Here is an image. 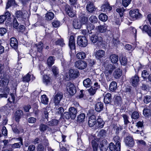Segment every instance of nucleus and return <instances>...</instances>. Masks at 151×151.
Here are the masks:
<instances>
[{"mask_svg": "<svg viewBox=\"0 0 151 151\" xmlns=\"http://www.w3.org/2000/svg\"><path fill=\"white\" fill-rule=\"evenodd\" d=\"M85 117V114L83 113H82L77 117V122L79 123L83 122L84 121Z\"/></svg>", "mask_w": 151, "mask_h": 151, "instance_id": "obj_34", "label": "nucleus"}, {"mask_svg": "<svg viewBox=\"0 0 151 151\" xmlns=\"http://www.w3.org/2000/svg\"><path fill=\"white\" fill-rule=\"evenodd\" d=\"M75 66L76 68L78 69L83 70L86 67L87 63L84 61L78 60L75 62Z\"/></svg>", "mask_w": 151, "mask_h": 151, "instance_id": "obj_4", "label": "nucleus"}, {"mask_svg": "<svg viewBox=\"0 0 151 151\" xmlns=\"http://www.w3.org/2000/svg\"><path fill=\"white\" fill-rule=\"evenodd\" d=\"M125 10H124L123 7L121 8H118L116 10V12L119 14L120 16L121 17H123V13Z\"/></svg>", "mask_w": 151, "mask_h": 151, "instance_id": "obj_52", "label": "nucleus"}, {"mask_svg": "<svg viewBox=\"0 0 151 151\" xmlns=\"http://www.w3.org/2000/svg\"><path fill=\"white\" fill-rule=\"evenodd\" d=\"M149 73L147 71L144 70L142 72V76L144 79H147L149 75Z\"/></svg>", "mask_w": 151, "mask_h": 151, "instance_id": "obj_59", "label": "nucleus"}, {"mask_svg": "<svg viewBox=\"0 0 151 151\" xmlns=\"http://www.w3.org/2000/svg\"><path fill=\"white\" fill-rule=\"evenodd\" d=\"M98 27L99 32L101 33L105 32L107 29V26L105 25L99 26Z\"/></svg>", "mask_w": 151, "mask_h": 151, "instance_id": "obj_50", "label": "nucleus"}, {"mask_svg": "<svg viewBox=\"0 0 151 151\" xmlns=\"http://www.w3.org/2000/svg\"><path fill=\"white\" fill-rule=\"evenodd\" d=\"M139 116V113L137 111L133 112L131 115V118L134 119H138Z\"/></svg>", "mask_w": 151, "mask_h": 151, "instance_id": "obj_55", "label": "nucleus"}, {"mask_svg": "<svg viewBox=\"0 0 151 151\" xmlns=\"http://www.w3.org/2000/svg\"><path fill=\"white\" fill-rule=\"evenodd\" d=\"M31 76L29 73L24 76L22 79V81L24 82H28L30 80Z\"/></svg>", "mask_w": 151, "mask_h": 151, "instance_id": "obj_45", "label": "nucleus"}, {"mask_svg": "<svg viewBox=\"0 0 151 151\" xmlns=\"http://www.w3.org/2000/svg\"><path fill=\"white\" fill-rule=\"evenodd\" d=\"M66 89L69 94L73 95L76 92V90L74 85L71 82H68L67 84Z\"/></svg>", "mask_w": 151, "mask_h": 151, "instance_id": "obj_6", "label": "nucleus"}, {"mask_svg": "<svg viewBox=\"0 0 151 151\" xmlns=\"http://www.w3.org/2000/svg\"><path fill=\"white\" fill-rule=\"evenodd\" d=\"M77 108L73 107H71L69 109L68 111L71 116L72 119H74L76 116L77 113Z\"/></svg>", "mask_w": 151, "mask_h": 151, "instance_id": "obj_17", "label": "nucleus"}, {"mask_svg": "<svg viewBox=\"0 0 151 151\" xmlns=\"http://www.w3.org/2000/svg\"><path fill=\"white\" fill-rule=\"evenodd\" d=\"M119 60L122 65H126L127 63V59L125 56L121 57L119 58Z\"/></svg>", "mask_w": 151, "mask_h": 151, "instance_id": "obj_36", "label": "nucleus"}, {"mask_svg": "<svg viewBox=\"0 0 151 151\" xmlns=\"http://www.w3.org/2000/svg\"><path fill=\"white\" fill-rule=\"evenodd\" d=\"M103 104L101 102L97 103L95 106V109L96 111L98 112H100L102 110L103 108Z\"/></svg>", "mask_w": 151, "mask_h": 151, "instance_id": "obj_29", "label": "nucleus"}, {"mask_svg": "<svg viewBox=\"0 0 151 151\" xmlns=\"http://www.w3.org/2000/svg\"><path fill=\"white\" fill-rule=\"evenodd\" d=\"M52 71L55 76L56 77L58 75L59 71L58 68L55 66L52 67Z\"/></svg>", "mask_w": 151, "mask_h": 151, "instance_id": "obj_48", "label": "nucleus"}, {"mask_svg": "<svg viewBox=\"0 0 151 151\" xmlns=\"http://www.w3.org/2000/svg\"><path fill=\"white\" fill-rule=\"evenodd\" d=\"M129 14L132 19L134 20L141 18L142 16V14L139 12L138 9L130 10L129 12Z\"/></svg>", "mask_w": 151, "mask_h": 151, "instance_id": "obj_3", "label": "nucleus"}, {"mask_svg": "<svg viewBox=\"0 0 151 151\" xmlns=\"http://www.w3.org/2000/svg\"><path fill=\"white\" fill-rule=\"evenodd\" d=\"M79 75V72L77 69H71L69 71V75L71 78H76Z\"/></svg>", "mask_w": 151, "mask_h": 151, "instance_id": "obj_18", "label": "nucleus"}, {"mask_svg": "<svg viewBox=\"0 0 151 151\" xmlns=\"http://www.w3.org/2000/svg\"><path fill=\"white\" fill-rule=\"evenodd\" d=\"M48 128V126L43 123H41L40 125L39 130L41 132H45Z\"/></svg>", "mask_w": 151, "mask_h": 151, "instance_id": "obj_44", "label": "nucleus"}, {"mask_svg": "<svg viewBox=\"0 0 151 151\" xmlns=\"http://www.w3.org/2000/svg\"><path fill=\"white\" fill-rule=\"evenodd\" d=\"M111 95L110 93H106L104 96V101L106 104H109L111 103Z\"/></svg>", "mask_w": 151, "mask_h": 151, "instance_id": "obj_27", "label": "nucleus"}, {"mask_svg": "<svg viewBox=\"0 0 151 151\" xmlns=\"http://www.w3.org/2000/svg\"><path fill=\"white\" fill-rule=\"evenodd\" d=\"M69 46L71 50H75V44L74 38L73 35H71L69 40Z\"/></svg>", "mask_w": 151, "mask_h": 151, "instance_id": "obj_13", "label": "nucleus"}, {"mask_svg": "<svg viewBox=\"0 0 151 151\" xmlns=\"http://www.w3.org/2000/svg\"><path fill=\"white\" fill-rule=\"evenodd\" d=\"M79 16L80 19L79 21H80V22L82 24H85L87 22L88 19L85 16L83 15H82L81 14V15H79Z\"/></svg>", "mask_w": 151, "mask_h": 151, "instance_id": "obj_38", "label": "nucleus"}, {"mask_svg": "<svg viewBox=\"0 0 151 151\" xmlns=\"http://www.w3.org/2000/svg\"><path fill=\"white\" fill-rule=\"evenodd\" d=\"M107 131L104 129H102L99 132V136L101 138V137H104L106 136Z\"/></svg>", "mask_w": 151, "mask_h": 151, "instance_id": "obj_58", "label": "nucleus"}, {"mask_svg": "<svg viewBox=\"0 0 151 151\" xmlns=\"http://www.w3.org/2000/svg\"><path fill=\"white\" fill-rule=\"evenodd\" d=\"M142 30L143 32L145 31L149 36L151 37V28L150 26L146 25H145L143 26Z\"/></svg>", "mask_w": 151, "mask_h": 151, "instance_id": "obj_30", "label": "nucleus"}, {"mask_svg": "<svg viewBox=\"0 0 151 151\" xmlns=\"http://www.w3.org/2000/svg\"><path fill=\"white\" fill-rule=\"evenodd\" d=\"M63 97V94L61 92H59L55 96L54 101L55 104L58 105L59 103Z\"/></svg>", "mask_w": 151, "mask_h": 151, "instance_id": "obj_19", "label": "nucleus"}, {"mask_svg": "<svg viewBox=\"0 0 151 151\" xmlns=\"http://www.w3.org/2000/svg\"><path fill=\"white\" fill-rule=\"evenodd\" d=\"M78 45L82 47H85L88 44V40L85 36H78L77 37Z\"/></svg>", "mask_w": 151, "mask_h": 151, "instance_id": "obj_2", "label": "nucleus"}, {"mask_svg": "<svg viewBox=\"0 0 151 151\" xmlns=\"http://www.w3.org/2000/svg\"><path fill=\"white\" fill-rule=\"evenodd\" d=\"M92 145L94 151H97V147L98 144L95 141H93L92 142Z\"/></svg>", "mask_w": 151, "mask_h": 151, "instance_id": "obj_62", "label": "nucleus"}, {"mask_svg": "<svg viewBox=\"0 0 151 151\" xmlns=\"http://www.w3.org/2000/svg\"><path fill=\"white\" fill-rule=\"evenodd\" d=\"M105 123L102 119L98 116L96 121V124L94 127L95 129H97L99 128H102L103 127Z\"/></svg>", "mask_w": 151, "mask_h": 151, "instance_id": "obj_10", "label": "nucleus"}, {"mask_svg": "<svg viewBox=\"0 0 151 151\" xmlns=\"http://www.w3.org/2000/svg\"><path fill=\"white\" fill-rule=\"evenodd\" d=\"M105 55V51L102 50H100L96 51L95 54L96 58L98 59H100L104 57Z\"/></svg>", "mask_w": 151, "mask_h": 151, "instance_id": "obj_20", "label": "nucleus"}, {"mask_svg": "<svg viewBox=\"0 0 151 151\" xmlns=\"http://www.w3.org/2000/svg\"><path fill=\"white\" fill-rule=\"evenodd\" d=\"M58 121L56 119H53L50 121L47 122L48 125L51 126H55L58 125Z\"/></svg>", "mask_w": 151, "mask_h": 151, "instance_id": "obj_49", "label": "nucleus"}, {"mask_svg": "<svg viewBox=\"0 0 151 151\" xmlns=\"http://www.w3.org/2000/svg\"><path fill=\"white\" fill-rule=\"evenodd\" d=\"M35 145H31L28 146L27 151H35Z\"/></svg>", "mask_w": 151, "mask_h": 151, "instance_id": "obj_64", "label": "nucleus"}, {"mask_svg": "<svg viewBox=\"0 0 151 151\" xmlns=\"http://www.w3.org/2000/svg\"><path fill=\"white\" fill-rule=\"evenodd\" d=\"M23 114V111L21 110H17L15 114V119L16 121L18 122L19 121V119L21 118V116Z\"/></svg>", "mask_w": 151, "mask_h": 151, "instance_id": "obj_23", "label": "nucleus"}, {"mask_svg": "<svg viewBox=\"0 0 151 151\" xmlns=\"http://www.w3.org/2000/svg\"><path fill=\"white\" fill-rule=\"evenodd\" d=\"M86 9L88 12L91 13L96 10V8L93 3L90 2L87 3L86 6Z\"/></svg>", "mask_w": 151, "mask_h": 151, "instance_id": "obj_21", "label": "nucleus"}, {"mask_svg": "<svg viewBox=\"0 0 151 151\" xmlns=\"http://www.w3.org/2000/svg\"><path fill=\"white\" fill-rule=\"evenodd\" d=\"M122 73V70L120 69H117L114 72L113 76L115 78H118L121 76Z\"/></svg>", "mask_w": 151, "mask_h": 151, "instance_id": "obj_26", "label": "nucleus"}, {"mask_svg": "<svg viewBox=\"0 0 151 151\" xmlns=\"http://www.w3.org/2000/svg\"><path fill=\"white\" fill-rule=\"evenodd\" d=\"M25 15V13H23L20 10L17 11L15 13V17H16L18 20L21 21L23 19L26 18Z\"/></svg>", "mask_w": 151, "mask_h": 151, "instance_id": "obj_14", "label": "nucleus"}, {"mask_svg": "<svg viewBox=\"0 0 151 151\" xmlns=\"http://www.w3.org/2000/svg\"><path fill=\"white\" fill-rule=\"evenodd\" d=\"M112 9V6L107 1L106 2L101 6V11L105 13H109Z\"/></svg>", "mask_w": 151, "mask_h": 151, "instance_id": "obj_7", "label": "nucleus"}, {"mask_svg": "<svg viewBox=\"0 0 151 151\" xmlns=\"http://www.w3.org/2000/svg\"><path fill=\"white\" fill-rule=\"evenodd\" d=\"M65 10L67 14L71 17H74L76 14L75 11L73 10L72 8L67 4H65Z\"/></svg>", "mask_w": 151, "mask_h": 151, "instance_id": "obj_8", "label": "nucleus"}, {"mask_svg": "<svg viewBox=\"0 0 151 151\" xmlns=\"http://www.w3.org/2000/svg\"><path fill=\"white\" fill-rule=\"evenodd\" d=\"M54 17V14L51 12H49L46 13L45 16V19L47 20H51Z\"/></svg>", "mask_w": 151, "mask_h": 151, "instance_id": "obj_33", "label": "nucleus"}, {"mask_svg": "<svg viewBox=\"0 0 151 151\" xmlns=\"http://www.w3.org/2000/svg\"><path fill=\"white\" fill-rule=\"evenodd\" d=\"M100 147L101 151H106L109 147L107 141L104 139L101 141L100 143Z\"/></svg>", "mask_w": 151, "mask_h": 151, "instance_id": "obj_12", "label": "nucleus"}, {"mask_svg": "<svg viewBox=\"0 0 151 151\" xmlns=\"http://www.w3.org/2000/svg\"><path fill=\"white\" fill-rule=\"evenodd\" d=\"M99 18L100 20L104 22L106 21L108 19V17L106 15L103 13L99 15Z\"/></svg>", "mask_w": 151, "mask_h": 151, "instance_id": "obj_42", "label": "nucleus"}, {"mask_svg": "<svg viewBox=\"0 0 151 151\" xmlns=\"http://www.w3.org/2000/svg\"><path fill=\"white\" fill-rule=\"evenodd\" d=\"M50 78L46 75L43 78V82L46 85L49 84L50 83Z\"/></svg>", "mask_w": 151, "mask_h": 151, "instance_id": "obj_51", "label": "nucleus"}, {"mask_svg": "<svg viewBox=\"0 0 151 151\" xmlns=\"http://www.w3.org/2000/svg\"><path fill=\"white\" fill-rule=\"evenodd\" d=\"M35 47L37 48V50L38 52H40L42 51L43 48V44L41 42H39L38 44H35Z\"/></svg>", "mask_w": 151, "mask_h": 151, "instance_id": "obj_47", "label": "nucleus"}, {"mask_svg": "<svg viewBox=\"0 0 151 151\" xmlns=\"http://www.w3.org/2000/svg\"><path fill=\"white\" fill-rule=\"evenodd\" d=\"M76 57L78 59H83L86 57V54L84 52H80L77 53Z\"/></svg>", "mask_w": 151, "mask_h": 151, "instance_id": "obj_41", "label": "nucleus"}, {"mask_svg": "<svg viewBox=\"0 0 151 151\" xmlns=\"http://www.w3.org/2000/svg\"><path fill=\"white\" fill-rule=\"evenodd\" d=\"M54 43L56 45H59L61 46H63L65 45L63 40L62 39H58L57 40H55L53 41Z\"/></svg>", "mask_w": 151, "mask_h": 151, "instance_id": "obj_46", "label": "nucleus"}, {"mask_svg": "<svg viewBox=\"0 0 151 151\" xmlns=\"http://www.w3.org/2000/svg\"><path fill=\"white\" fill-rule=\"evenodd\" d=\"M42 110V111L44 112V114L46 119H47L48 117V113L49 112V111L48 112V111L49 110V108H44Z\"/></svg>", "mask_w": 151, "mask_h": 151, "instance_id": "obj_56", "label": "nucleus"}, {"mask_svg": "<svg viewBox=\"0 0 151 151\" xmlns=\"http://www.w3.org/2000/svg\"><path fill=\"white\" fill-rule=\"evenodd\" d=\"M10 41L11 46L14 49H17L18 46V42L17 39L14 37H12L10 39Z\"/></svg>", "mask_w": 151, "mask_h": 151, "instance_id": "obj_15", "label": "nucleus"}, {"mask_svg": "<svg viewBox=\"0 0 151 151\" xmlns=\"http://www.w3.org/2000/svg\"><path fill=\"white\" fill-rule=\"evenodd\" d=\"M96 90V89L93 88V86H92L88 89V91L90 95L93 96L95 93Z\"/></svg>", "mask_w": 151, "mask_h": 151, "instance_id": "obj_60", "label": "nucleus"}, {"mask_svg": "<svg viewBox=\"0 0 151 151\" xmlns=\"http://www.w3.org/2000/svg\"><path fill=\"white\" fill-rule=\"evenodd\" d=\"M60 22L56 20H54L52 23V26L55 27H59L60 25Z\"/></svg>", "mask_w": 151, "mask_h": 151, "instance_id": "obj_57", "label": "nucleus"}, {"mask_svg": "<svg viewBox=\"0 0 151 151\" xmlns=\"http://www.w3.org/2000/svg\"><path fill=\"white\" fill-rule=\"evenodd\" d=\"M90 40L91 42L93 43L99 42H102L103 41V39L100 36V33L93 35L90 37Z\"/></svg>", "mask_w": 151, "mask_h": 151, "instance_id": "obj_5", "label": "nucleus"}, {"mask_svg": "<svg viewBox=\"0 0 151 151\" xmlns=\"http://www.w3.org/2000/svg\"><path fill=\"white\" fill-rule=\"evenodd\" d=\"M10 14L8 11H6L5 15L0 16V24L3 23L6 20V19L9 20L10 17Z\"/></svg>", "mask_w": 151, "mask_h": 151, "instance_id": "obj_16", "label": "nucleus"}, {"mask_svg": "<svg viewBox=\"0 0 151 151\" xmlns=\"http://www.w3.org/2000/svg\"><path fill=\"white\" fill-rule=\"evenodd\" d=\"M88 125L90 127H95L96 124V117L94 115L90 116L88 120Z\"/></svg>", "mask_w": 151, "mask_h": 151, "instance_id": "obj_11", "label": "nucleus"}, {"mask_svg": "<svg viewBox=\"0 0 151 151\" xmlns=\"http://www.w3.org/2000/svg\"><path fill=\"white\" fill-rule=\"evenodd\" d=\"M82 25L80 21L78 19H75L73 21V25L75 29H80Z\"/></svg>", "mask_w": 151, "mask_h": 151, "instance_id": "obj_28", "label": "nucleus"}, {"mask_svg": "<svg viewBox=\"0 0 151 151\" xmlns=\"http://www.w3.org/2000/svg\"><path fill=\"white\" fill-rule=\"evenodd\" d=\"M143 101L144 103L146 104L149 103L151 101V96L148 95L144 96Z\"/></svg>", "mask_w": 151, "mask_h": 151, "instance_id": "obj_53", "label": "nucleus"}, {"mask_svg": "<svg viewBox=\"0 0 151 151\" xmlns=\"http://www.w3.org/2000/svg\"><path fill=\"white\" fill-rule=\"evenodd\" d=\"M122 100L120 96H116L115 97L114 99V102L117 104L121 102Z\"/></svg>", "mask_w": 151, "mask_h": 151, "instance_id": "obj_63", "label": "nucleus"}, {"mask_svg": "<svg viewBox=\"0 0 151 151\" xmlns=\"http://www.w3.org/2000/svg\"><path fill=\"white\" fill-rule=\"evenodd\" d=\"M90 21L92 23H96L98 21V19L95 16L92 15L89 18Z\"/></svg>", "mask_w": 151, "mask_h": 151, "instance_id": "obj_54", "label": "nucleus"}, {"mask_svg": "<svg viewBox=\"0 0 151 151\" xmlns=\"http://www.w3.org/2000/svg\"><path fill=\"white\" fill-rule=\"evenodd\" d=\"M110 58L111 62L114 63H116L118 61V56L116 54L111 55Z\"/></svg>", "mask_w": 151, "mask_h": 151, "instance_id": "obj_32", "label": "nucleus"}, {"mask_svg": "<svg viewBox=\"0 0 151 151\" xmlns=\"http://www.w3.org/2000/svg\"><path fill=\"white\" fill-rule=\"evenodd\" d=\"M131 0H122V4L123 5L126 7L130 3Z\"/></svg>", "mask_w": 151, "mask_h": 151, "instance_id": "obj_61", "label": "nucleus"}, {"mask_svg": "<svg viewBox=\"0 0 151 151\" xmlns=\"http://www.w3.org/2000/svg\"><path fill=\"white\" fill-rule=\"evenodd\" d=\"M18 139L20 142L15 143L12 145V149H14L16 148H18L20 147L21 145H23V139L21 137H19L17 138Z\"/></svg>", "mask_w": 151, "mask_h": 151, "instance_id": "obj_24", "label": "nucleus"}, {"mask_svg": "<svg viewBox=\"0 0 151 151\" xmlns=\"http://www.w3.org/2000/svg\"><path fill=\"white\" fill-rule=\"evenodd\" d=\"M114 139L115 142H116V145L117 146V151H120L121 145L120 142H121L120 138L118 136H116L114 138Z\"/></svg>", "mask_w": 151, "mask_h": 151, "instance_id": "obj_25", "label": "nucleus"}, {"mask_svg": "<svg viewBox=\"0 0 151 151\" xmlns=\"http://www.w3.org/2000/svg\"><path fill=\"white\" fill-rule=\"evenodd\" d=\"M125 144L127 146L130 147H133L134 144L133 138L130 136H127L125 139Z\"/></svg>", "mask_w": 151, "mask_h": 151, "instance_id": "obj_9", "label": "nucleus"}, {"mask_svg": "<svg viewBox=\"0 0 151 151\" xmlns=\"http://www.w3.org/2000/svg\"><path fill=\"white\" fill-rule=\"evenodd\" d=\"M139 81V78L137 75H135L134 76H133L131 79L132 85L134 87L138 85Z\"/></svg>", "mask_w": 151, "mask_h": 151, "instance_id": "obj_22", "label": "nucleus"}, {"mask_svg": "<svg viewBox=\"0 0 151 151\" xmlns=\"http://www.w3.org/2000/svg\"><path fill=\"white\" fill-rule=\"evenodd\" d=\"M117 88V84L116 82L114 81L111 83L109 86V89L111 91H114Z\"/></svg>", "mask_w": 151, "mask_h": 151, "instance_id": "obj_31", "label": "nucleus"}, {"mask_svg": "<svg viewBox=\"0 0 151 151\" xmlns=\"http://www.w3.org/2000/svg\"><path fill=\"white\" fill-rule=\"evenodd\" d=\"M122 116L123 118L124 125H126L128 123H130V122L129 121V116L128 115L124 114L122 115Z\"/></svg>", "mask_w": 151, "mask_h": 151, "instance_id": "obj_43", "label": "nucleus"}, {"mask_svg": "<svg viewBox=\"0 0 151 151\" xmlns=\"http://www.w3.org/2000/svg\"><path fill=\"white\" fill-rule=\"evenodd\" d=\"M41 101L42 103L46 105L48 104V99L45 95H43L41 96Z\"/></svg>", "mask_w": 151, "mask_h": 151, "instance_id": "obj_40", "label": "nucleus"}, {"mask_svg": "<svg viewBox=\"0 0 151 151\" xmlns=\"http://www.w3.org/2000/svg\"><path fill=\"white\" fill-rule=\"evenodd\" d=\"M15 4V2L14 0H8V2L6 4V9H8L10 7L14 6Z\"/></svg>", "mask_w": 151, "mask_h": 151, "instance_id": "obj_39", "label": "nucleus"}, {"mask_svg": "<svg viewBox=\"0 0 151 151\" xmlns=\"http://www.w3.org/2000/svg\"><path fill=\"white\" fill-rule=\"evenodd\" d=\"M83 83L84 86L86 88L90 87L92 84L91 80L89 78H87L84 80L83 81Z\"/></svg>", "mask_w": 151, "mask_h": 151, "instance_id": "obj_35", "label": "nucleus"}, {"mask_svg": "<svg viewBox=\"0 0 151 151\" xmlns=\"http://www.w3.org/2000/svg\"><path fill=\"white\" fill-rule=\"evenodd\" d=\"M104 67L106 70L105 76L106 77V79L107 81H109L111 76V74L113 70L115 68V67L114 65L111 64H105Z\"/></svg>", "mask_w": 151, "mask_h": 151, "instance_id": "obj_1", "label": "nucleus"}, {"mask_svg": "<svg viewBox=\"0 0 151 151\" xmlns=\"http://www.w3.org/2000/svg\"><path fill=\"white\" fill-rule=\"evenodd\" d=\"M55 60V57L53 56L49 57L47 60V63L49 66H51L54 63Z\"/></svg>", "mask_w": 151, "mask_h": 151, "instance_id": "obj_37", "label": "nucleus"}]
</instances>
